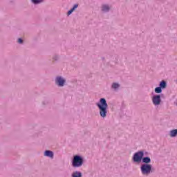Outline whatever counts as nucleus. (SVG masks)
I'll return each mask as SVG.
<instances>
[{
  "label": "nucleus",
  "mask_w": 177,
  "mask_h": 177,
  "mask_svg": "<svg viewBox=\"0 0 177 177\" xmlns=\"http://www.w3.org/2000/svg\"><path fill=\"white\" fill-rule=\"evenodd\" d=\"M97 107L100 110V115L102 117V118H106L107 114V102H106V99L101 98L100 100V104H97Z\"/></svg>",
  "instance_id": "f257e3e1"
},
{
  "label": "nucleus",
  "mask_w": 177,
  "mask_h": 177,
  "mask_svg": "<svg viewBox=\"0 0 177 177\" xmlns=\"http://www.w3.org/2000/svg\"><path fill=\"white\" fill-rule=\"evenodd\" d=\"M82 164H84V160H82V158L78 156H75L73 157L72 165L75 168H78L80 167H82Z\"/></svg>",
  "instance_id": "f03ea898"
},
{
  "label": "nucleus",
  "mask_w": 177,
  "mask_h": 177,
  "mask_svg": "<svg viewBox=\"0 0 177 177\" xmlns=\"http://www.w3.org/2000/svg\"><path fill=\"white\" fill-rule=\"evenodd\" d=\"M141 171L143 175H149L151 172V165L144 164L141 166Z\"/></svg>",
  "instance_id": "7ed1b4c3"
},
{
  "label": "nucleus",
  "mask_w": 177,
  "mask_h": 177,
  "mask_svg": "<svg viewBox=\"0 0 177 177\" xmlns=\"http://www.w3.org/2000/svg\"><path fill=\"white\" fill-rule=\"evenodd\" d=\"M143 156H145L143 151H138L134 154L133 160L135 162H140L143 159Z\"/></svg>",
  "instance_id": "20e7f679"
},
{
  "label": "nucleus",
  "mask_w": 177,
  "mask_h": 177,
  "mask_svg": "<svg viewBox=\"0 0 177 177\" xmlns=\"http://www.w3.org/2000/svg\"><path fill=\"white\" fill-rule=\"evenodd\" d=\"M152 102L155 106H158L161 103V97L160 95L153 96Z\"/></svg>",
  "instance_id": "39448f33"
},
{
  "label": "nucleus",
  "mask_w": 177,
  "mask_h": 177,
  "mask_svg": "<svg viewBox=\"0 0 177 177\" xmlns=\"http://www.w3.org/2000/svg\"><path fill=\"white\" fill-rule=\"evenodd\" d=\"M55 82L59 86H63L66 83V80L62 78V77H57L55 80Z\"/></svg>",
  "instance_id": "423d86ee"
},
{
  "label": "nucleus",
  "mask_w": 177,
  "mask_h": 177,
  "mask_svg": "<svg viewBox=\"0 0 177 177\" xmlns=\"http://www.w3.org/2000/svg\"><path fill=\"white\" fill-rule=\"evenodd\" d=\"M44 156H46V157H50V158H53V152H52V151H46Z\"/></svg>",
  "instance_id": "0eeeda50"
},
{
  "label": "nucleus",
  "mask_w": 177,
  "mask_h": 177,
  "mask_svg": "<svg viewBox=\"0 0 177 177\" xmlns=\"http://www.w3.org/2000/svg\"><path fill=\"white\" fill-rule=\"evenodd\" d=\"M142 162H144L145 164H150V162H151V159H150V158L149 157L143 158Z\"/></svg>",
  "instance_id": "6e6552de"
},
{
  "label": "nucleus",
  "mask_w": 177,
  "mask_h": 177,
  "mask_svg": "<svg viewBox=\"0 0 177 177\" xmlns=\"http://www.w3.org/2000/svg\"><path fill=\"white\" fill-rule=\"evenodd\" d=\"M77 8H78V4H75L73 8L68 12V16H70V15H71V13H73L75 9H77Z\"/></svg>",
  "instance_id": "1a4fd4ad"
},
{
  "label": "nucleus",
  "mask_w": 177,
  "mask_h": 177,
  "mask_svg": "<svg viewBox=\"0 0 177 177\" xmlns=\"http://www.w3.org/2000/svg\"><path fill=\"white\" fill-rule=\"evenodd\" d=\"M82 174H81V172L80 171H75L72 174V177H82Z\"/></svg>",
  "instance_id": "9d476101"
},
{
  "label": "nucleus",
  "mask_w": 177,
  "mask_h": 177,
  "mask_svg": "<svg viewBox=\"0 0 177 177\" xmlns=\"http://www.w3.org/2000/svg\"><path fill=\"white\" fill-rule=\"evenodd\" d=\"M177 136V129L171 130L170 131V136L171 138H175Z\"/></svg>",
  "instance_id": "9b49d317"
},
{
  "label": "nucleus",
  "mask_w": 177,
  "mask_h": 177,
  "mask_svg": "<svg viewBox=\"0 0 177 177\" xmlns=\"http://www.w3.org/2000/svg\"><path fill=\"white\" fill-rule=\"evenodd\" d=\"M160 88H161L162 89L167 88V82H165V81L160 82Z\"/></svg>",
  "instance_id": "f8f14e48"
},
{
  "label": "nucleus",
  "mask_w": 177,
  "mask_h": 177,
  "mask_svg": "<svg viewBox=\"0 0 177 177\" xmlns=\"http://www.w3.org/2000/svg\"><path fill=\"white\" fill-rule=\"evenodd\" d=\"M102 12H109V10H110V7L107 5H104L102 6Z\"/></svg>",
  "instance_id": "ddd939ff"
},
{
  "label": "nucleus",
  "mask_w": 177,
  "mask_h": 177,
  "mask_svg": "<svg viewBox=\"0 0 177 177\" xmlns=\"http://www.w3.org/2000/svg\"><path fill=\"white\" fill-rule=\"evenodd\" d=\"M156 93H161L162 92V90L161 89V87H156L155 88Z\"/></svg>",
  "instance_id": "4468645a"
},
{
  "label": "nucleus",
  "mask_w": 177,
  "mask_h": 177,
  "mask_svg": "<svg viewBox=\"0 0 177 177\" xmlns=\"http://www.w3.org/2000/svg\"><path fill=\"white\" fill-rule=\"evenodd\" d=\"M112 88H113V89H117L118 88H120V84L118 83H113L112 84Z\"/></svg>",
  "instance_id": "2eb2a0df"
},
{
  "label": "nucleus",
  "mask_w": 177,
  "mask_h": 177,
  "mask_svg": "<svg viewBox=\"0 0 177 177\" xmlns=\"http://www.w3.org/2000/svg\"><path fill=\"white\" fill-rule=\"evenodd\" d=\"M42 1L44 0H32V2H33V3H41V2H42Z\"/></svg>",
  "instance_id": "dca6fc26"
},
{
  "label": "nucleus",
  "mask_w": 177,
  "mask_h": 177,
  "mask_svg": "<svg viewBox=\"0 0 177 177\" xmlns=\"http://www.w3.org/2000/svg\"><path fill=\"white\" fill-rule=\"evenodd\" d=\"M18 42H19V44H23V39L21 38H19L18 39Z\"/></svg>",
  "instance_id": "f3484780"
}]
</instances>
